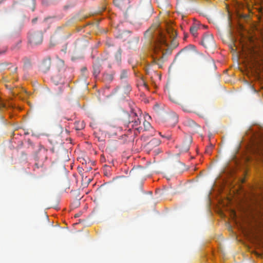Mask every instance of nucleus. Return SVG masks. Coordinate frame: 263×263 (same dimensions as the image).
I'll return each mask as SVG.
<instances>
[{
    "instance_id": "6",
    "label": "nucleus",
    "mask_w": 263,
    "mask_h": 263,
    "mask_svg": "<svg viewBox=\"0 0 263 263\" xmlns=\"http://www.w3.org/2000/svg\"><path fill=\"white\" fill-rule=\"evenodd\" d=\"M51 66V60L50 59L44 60L40 65V69L43 72H46L49 70Z\"/></svg>"
},
{
    "instance_id": "22",
    "label": "nucleus",
    "mask_w": 263,
    "mask_h": 263,
    "mask_svg": "<svg viewBox=\"0 0 263 263\" xmlns=\"http://www.w3.org/2000/svg\"><path fill=\"white\" fill-rule=\"evenodd\" d=\"M157 1L159 4H161V3H162L163 0H157Z\"/></svg>"
},
{
    "instance_id": "25",
    "label": "nucleus",
    "mask_w": 263,
    "mask_h": 263,
    "mask_svg": "<svg viewBox=\"0 0 263 263\" xmlns=\"http://www.w3.org/2000/svg\"><path fill=\"white\" fill-rule=\"evenodd\" d=\"M168 140L170 139H171V136L170 135H168L167 136L165 137Z\"/></svg>"
},
{
    "instance_id": "15",
    "label": "nucleus",
    "mask_w": 263,
    "mask_h": 263,
    "mask_svg": "<svg viewBox=\"0 0 263 263\" xmlns=\"http://www.w3.org/2000/svg\"><path fill=\"white\" fill-rule=\"evenodd\" d=\"M106 77H108V79L110 81H112L113 79V76L111 74H106Z\"/></svg>"
},
{
    "instance_id": "28",
    "label": "nucleus",
    "mask_w": 263,
    "mask_h": 263,
    "mask_svg": "<svg viewBox=\"0 0 263 263\" xmlns=\"http://www.w3.org/2000/svg\"><path fill=\"white\" fill-rule=\"evenodd\" d=\"M86 70V68H84L83 69V70Z\"/></svg>"
},
{
    "instance_id": "1",
    "label": "nucleus",
    "mask_w": 263,
    "mask_h": 263,
    "mask_svg": "<svg viewBox=\"0 0 263 263\" xmlns=\"http://www.w3.org/2000/svg\"><path fill=\"white\" fill-rule=\"evenodd\" d=\"M158 27L159 25L152 26L147 32L149 31L151 33H152L154 30V28L157 29V30L154 31V34H152V41L151 44L156 54L158 55L159 52H161V54L159 58L162 59L163 55L170 54L172 53V50L176 48L178 46L179 43L176 39L177 32L173 28L168 27L166 30L167 33L171 39V44L168 45L165 33L162 32Z\"/></svg>"
},
{
    "instance_id": "8",
    "label": "nucleus",
    "mask_w": 263,
    "mask_h": 263,
    "mask_svg": "<svg viewBox=\"0 0 263 263\" xmlns=\"http://www.w3.org/2000/svg\"><path fill=\"white\" fill-rule=\"evenodd\" d=\"M198 29V27L196 25H194L190 27V30L192 34L196 37L197 36V30Z\"/></svg>"
},
{
    "instance_id": "10",
    "label": "nucleus",
    "mask_w": 263,
    "mask_h": 263,
    "mask_svg": "<svg viewBox=\"0 0 263 263\" xmlns=\"http://www.w3.org/2000/svg\"><path fill=\"white\" fill-rule=\"evenodd\" d=\"M143 126L144 130H150V129H152L151 124L146 120L143 122Z\"/></svg>"
},
{
    "instance_id": "3",
    "label": "nucleus",
    "mask_w": 263,
    "mask_h": 263,
    "mask_svg": "<svg viewBox=\"0 0 263 263\" xmlns=\"http://www.w3.org/2000/svg\"><path fill=\"white\" fill-rule=\"evenodd\" d=\"M201 44L206 48L214 47L215 42L213 35L209 33L205 34L203 36Z\"/></svg>"
},
{
    "instance_id": "19",
    "label": "nucleus",
    "mask_w": 263,
    "mask_h": 263,
    "mask_svg": "<svg viewBox=\"0 0 263 263\" xmlns=\"http://www.w3.org/2000/svg\"><path fill=\"white\" fill-rule=\"evenodd\" d=\"M189 122L190 124H191H191H195V122L193 121H192V120H189Z\"/></svg>"
},
{
    "instance_id": "2",
    "label": "nucleus",
    "mask_w": 263,
    "mask_h": 263,
    "mask_svg": "<svg viewBox=\"0 0 263 263\" xmlns=\"http://www.w3.org/2000/svg\"><path fill=\"white\" fill-rule=\"evenodd\" d=\"M130 116L131 119L129 121V125H131V126L135 128V134L140 133L142 130V128L141 126H139L141 124L140 118L135 112H132Z\"/></svg>"
},
{
    "instance_id": "26",
    "label": "nucleus",
    "mask_w": 263,
    "mask_h": 263,
    "mask_svg": "<svg viewBox=\"0 0 263 263\" xmlns=\"http://www.w3.org/2000/svg\"><path fill=\"white\" fill-rule=\"evenodd\" d=\"M36 21V18H35V19H33V20H32V22H35Z\"/></svg>"
},
{
    "instance_id": "7",
    "label": "nucleus",
    "mask_w": 263,
    "mask_h": 263,
    "mask_svg": "<svg viewBox=\"0 0 263 263\" xmlns=\"http://www.w3.org/2000/svg\"><path fill=\"white\" fill-rule=\"evenodd\" d=\"M101 71V64L99 60L96 61L93 65V74L95 77H97Z\"/></svg>"
},
{
    "instance_id": "14",
    "label": "nucleus",
    "mask_w": 263,
    "mask_h": 263,
    "mask_svg": "<svg viewBox=\"0 0 263 263\" xmlns=\"http://www.w3.org/2000/svg\"><path fill=\"white\" fill-rule=\"evenodd\" d=\"M213 147V146L212 145H211L210 147H209L208 148H207V149H206V152L207 153H211V150L212 149Z\"/></svg>"
},
{
    "instance_id": "12",
    "label": "nucleus",
    "mask_w": 263,
    "mask_h": 263,
    "mask_svg": "<svg viewBox=\"0 0 263 263\" xmlns=\"http://www.w3.org/2000/svg\"><path fill=\"white\" fill-rule=\"evenodd\" d=\"M170 100L175 103H178V104H179L180 103V100L178 99V98H177L175 96H170Z\"/></svg>"
},
{
    "instance_id": "24",
    "label": "nucleus",
    "mask_w": 263,
    "mask_h": 263,
    "mask_svg": "<svg viewBox=\"0 0 263 263\" xmlns=\"http://www.w3.org/2000/svg\"><path fill=\"white\" fill-rule=\"evenodd\" d=\"M178 121V118L177 117H175V118H174V122L176 123Z\"/></svg>"
},
{
    "instance_id": "4",
    "label": "nucleus",
    "mask_w": 263,
    "mask_h": 263,
    "mask_svg": "<svg viewBox=\"0 0 263 263\" xmlns=\"http://www.w3.org/2000/svg\"><path fill=\"white\" fill-rule=\"evenodd\" d=\"M29 40L32 45L40 44L43 41V34L41 32L32 33L30 35Z\"/></svg>"
},
{
    "instance_id": "11",
    "label": "nucleus",
    "mask_w": 263,
    "mask_h": 263,
    "mask_svg": "<svg viewBox=\"0 0 263 263\" xmlns=\"http://www.w3.org/2000/svg\"><path fill=\"white\" fill-rule=\"evenodd\" d=\"M128 72L126 70L123 69L121 71L120 78L121 80H123L127 78Z\"/></svg>"
},
{
    "instance_id": "13",
    "label": "nucleus",
    "mask_w": 263,
    "mask_h": 263,
    "mask_svg": "<svg viewBox=\"0 0 263 263\" xmlns=\"http://www.w3.org/2000/svg\"><path fill=\"white\" fill-rule=\"evenodd\" d=\"M156 58H157V57L154 58L155 62L156 63V64H157L159 66V68H161L162 67L161 61L159 59L158 60V61H156Z\"/></svg>"
},
{
    "instance_id": "27",
    "label": "nucleus",
    "mask_w": 263,
    "mask_h": 263,
    "mask_svg": "<svg viewBox=\"0 0 263 263\" xmlns=\"http://www.w3.org/2000/svg\"><path fill=\"white\" fill-rule=\"evenodd\" d=\"M65 119H66V120H70V119H67V118H65Z\"/></svg>"
},
{
    "instance_id": "5",
    "label": "nucleus",
    "mask_w": 263,
    "mask_h": 263,
    "mask_svg": "<svg viewBox=\"0 0 263 263\" xmlns=\"http://www.w3.org/2000/svg\"><path fill=\"white\" fill-rule=\"evenodd\" d=\"M64 71V70H62L61 71H59V72L60 73H54L51 77V80L53 83H54L55 85H58L59 83H61L62 81V78H63V72Z\"/></svg>"
},
{
    "instance_id": "17",
    "label": "nucleus",
    "mask_w": 263,
    "mask_h": 263,
    "mask_svg": "<svg viewBox=\"0 0 263 263\" xmlns=\"http://www.w3.org/2000/svg\"><path fill=\"white\" fill-rule=\"evenodd\" d=\"M17 68L16 67H14L13 70H12V72L15 73L17 71Z\"/></svg>"
},
{
    "instance_id": "9",
    "label": "nucleus",
    "mask_w": 263,
    "mask_h": 263,
    "mask_svg": "<svg viewBox=\"0 0 263 263\" xmlns=\"http://www.w3.org/2000/svg\"><path fill=\"white\" fill-rule=\"evenodd\" d=\"M160 143V142L158 139L154 138L152 140L150 141V142L148 143V145L150 146H153V145L157 146V145H159Z\"/></svg>"
},
{
    "instance_id": "18",
    "label": "nucleus",
    "mask_w": 263,
    "mask_h": 263,
    "mask_svg": "<svg viewBox=\"0 0 263 263\" xmlns=\"http://www.w3.org/2000/svg\"><path fill=\"white\" fill-rule=\"evenodd\" d=\"M126 89L127 91H129L130 90V87L129 85H127L126 86Z\"/></svg>"
},
{
    "instance_id": "21",
    "label": "nucleus",
    "mask_w": 263,
    "mask_h": 263,
    "mask_svg": "<svg viewBox=\"0 0 263 263\" xmlns=\"http://www.w3.org/2000/svg\"><path fill=\"white\" fill-rule=\"evenodd\" d=\"M189 145H187V146H186V147L184 149V151H185V152H187V151H189Z\"/></svg>"
},
{
    "instance_id": "16",
    "label": "nucleus",
    "mask_w": 263,
    "mask_h": 263,
    "mask_svg": "<svg viewBox=\"0 0 263 263\" xmlns=\"http://www.w3.org/2000/svg\"><path fill=\"white\" fill-rule=\"evenodd\" d=\"M250 88L251 89V90L254 92H257V90L253 87V86H250Z\"/></svg>"
},
{
    "instance_id": "23",
    "label": "nucleus",
    "mask_w": 263,
    "mask_h": 263,
    "mask_svg": "<svg viewBox=\"0 0 263 263\" xmlns=\"http://www.w3.org/2000/svg\"><path fill=\"white\" fill-rule=\"evenodd\" d=\"M6 50H3L1 51H0V54H3V53H4L5 52H6Z\"/></svg>"
},
{
    "instance_id": "20",
    "label": "nucleus",
    "mask_w": 263,
    "mask_h": 263,
    "mask_svg": "<svg viewBox=\"0 0 263 263\" xmlns=\"http://www.w3.org/2000/svg\"><path fill=\"white\" fill-rule=\"evenodd\" d=\"M86 170L87 171H90L91 170V167L86 166Z\"/></svg>"
}]
</instances>
